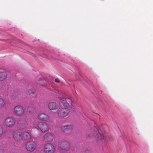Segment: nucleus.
Masks as SVG:
<instances>
[{
    "instance_id": "11",
    "label": "nucleus",
    "mask_w": 153,
    "mask_h": 153,
    "mask_svg": "<svg viewBox=\"0 0 153 153\" xmlns=\"http://www.w3.org/2000/svg\"><path fill=\"white\" fill-rule=\"evenodd\" d=\"M39 128L43 132L47 131L48 129V125L45 122L39 123Z\"/></svg>"
},
{
    "instance_id": "4",
    "label": "nucleus",
    "mask_w": 153,
    "mask_h": 153,
    "mask_svg": "<svg viewBox=\"0 0 153 153\" xmlns=\"http://www.w3.org/2000/svg\"><path fill=\"white\" fill-rule=\"evenodd\" d=\"M36 147L35 143L33 141H29L25 143V148L26 150L29 152L34 151Z\"/></svg>"
},
{
    "instance_id": "16",
    "label": "nucleus",
    "mask_w": 153,
    "mask_h": 153,
    "mask_svg": "<svg viewBox=\"0 0 153 153\" xmlns=\"http://www.w3.org/2000/svg\"><path fill=\"white\" fill-rule=\"evenodd\" d=\"M22 138L24 139L27 140L30 138V134L27 132H24L22 133Z\"/></svg>"
},
{
    "instance_id": "17",
    "label": "nucleus",
    "mask_w": 153,
    "mask_h": 153,
    "mask_svg": "<svg viewBox=\"0 0 153 153\" xmlns=\"http://www.w3.org/2000/svg\"><path fill=\"white\" fill-rule=\"evenodd\" d=\"M47 81L42 76H41L39 79V84H40L42 86H45V84H46Z\"/></svg>"
},
{
    "instance_id": "19",
    "label": "nucleus",
    "mask_w": 153,
    "mask_h": 153,
    "mask_svg": "<svg viewBox=\"0 0 153 153\" xmlns=\"http://www.w3.org/2000/svg\"><path fill=\"white\" fill-rule=\"evenodd\" d=\"M4 100L0 98V108L2 107L4 105Z\"/></svg>"
},
{
    "instance_id": "5",
    "label": "nucleus",
    "mask_w": 153,
    "mask_h": 153,
    "mask_svg": "<svg viewBox=\"0 0 153 153\" xmlns=\"http://www.w3.org/2000/svg\"><path fill=\"white\" fill-rule=\"evenodd\" d=\"M16 120L15 118L13 117H7L5 120L4 123L5 125L8 127H13L15 124Z\"/></svg>"
},
{
    "instance_id": "1",
    "label": "nucleus",
    "mask_w": 153,
    "mask_h": 153,
    "mask_svg": "<svg viewBox=\"0 0 153 153\" xmlns=\"http://www.w3.org/2000/svg\"><path fill=\"white\" fill-rule=\"evenodd\" d=\"M105 131L101 127H99L97 125H95L93 128L92 134L90 137H94L96 140L102 141L104 139V134Z\"/></svg>"
},
{
    "instance_id": "21",
    "label": "nucleus",
    "mask_w": 153,
    "mask_h": 153,
    "mask_svg": "<svg viewBox=\"0 0 153 153\" xmlns=\"http://www.w3.org/2000/svg\"><path fill=\"white\" fill-rule=\"evenodd\" d=\"M55 81L56 82H59L60 81L58 79H55Z\"/></svg>"
},
{
    "instance_id": "8",
    "label": "nucleus",
    "mask_w": 153,
    "mask_h": 153,
    "mask_svg": "<svg viewBox=\"0 0 153 153\" xmlns=\"http://www.w3.org/2000/svg\"><path fill=\"white\" fill-rule=\"evenodd\" d=\"M59 147L62 150L68 151L70 148L69 143L66 141H62L59 144Z\"/></svg>"
},
{
    "instance_id": "12",
    "label": "nucleus",
    "mask_w": 153,
    "mask_h": 153,
    "mask_svg": "<svg viewBox=\"0 0 153 153\" xmlns=\"http://www.w3.org/2000/svg\"><path fill=\"white\" fill-rule=\"evenodd\" d=\"M61 130L65 132L66 130H72L73 128V126L71 124L65 125L62 126L61 127Z\"/></svg>"
},
{
    "instance_id": "22",
    "label": "nucleus",
    "mask_w": 153,
    "mask_h": 153,
    "mask_svg": "<svg viewBox=\"0 0 153 153\" xmlns=\"http://www.w3.org/2000/svg\"><path fill=\"white\" fill-rule=\"evenodd\" d=\"M2 146H0V150H2Z\"/></svg>"
},
{
    "instance_id": "18",
    "label": "nucleus",
    "mask_w": 153,
    "mask_h": 153,
    "mask_svg": "<svg viewBox=\"0 0 153 153\" xmlns=\"http://www.w3.org/2000/svg\"><path fill=\"white\" fill-rule=\"evenodd\" d=\"M35 110V108L33 106H30L27 109V111L30 114H31Z\"/></svg>"
},
{
    "instance_id": "3",
    "label": "nucleus",
    "mask_w": 153,
    "mask_h": 153,
    "mask_svg": "<svg viewBox=\"0 0 153 153\" xmlns=\"http://www.w3.org/2000/svg\"><path fill=\"white\" fill-rule=\"evenodd\" d=\"M43 150L45 153H54L55 152V148L53 144L51 143H47L45 145Z\"/></svg>"
},
{
    "instance_id": "15",
    "label": "nucleus",
    "mask_w": 153,
    "mask_h": 153,
    "mask_svg": "<svg viewBox=\"0 0 153 153\" xmlns=\"http://www.w3.org/2000/svg\"><path fill=\"white\" fill-rule=\"evenodd\" d=\"M7 74L5 71H0V81H2L7 77Z\"/></svg>"
},
{
    "instance_id": "7",
    "label": "nucleus",
    "mask_w": 153,
    "mask_h": 153,
    "mask_svg": "<svg viewBox=\"0 0 153 153\" xmlns=\"http://www.w3.org/2000/svg\"><path fill=\"white\" fill-rule=\"evenodd\" d=\"M14 113L16 115L18 116L22 115L24 113V110L21 105H17L14 108Z\"/></svg>"
},
{
    "instance_id": "14",
    "label": "nucleus",
    "mask_w": 153,
    "mask_h": 153,
    "mask_svg": "<svg viewBox=\"0 0 153 153\" xmlns=\"http://www.w3.org/2000/svg\"><path fill=\"white\" fill-rule=\"evenodd\" d=\"M39 119L40 120L46 121L49 119V117L45 113L39 114Z\"/></svg>"
},
{
    "instance_id": "6",
    "label": "nucleus",
    "mask_w": 153,
    "mask_h": 153,
    "mask_svg": "<svg viewBox=\"0 0 153 153\" xmlns=\"http://www.w3.org/2000/svg\"><path fill=\"white\" fill-rule=\"evenodd\" d=\"M69 112L70 111L68 108H62L59 111L58 115L59 117L64 118L68 115Z\"/></svg>"
},
{
    "instance_id": "2",
    "label": "nucleus",
    "mask_w": 153,
    "mask_h": 153,
    "mask_svg": "<svg viewBox=\"0 0 153 153\" xmlns=\"http://www.w3.org/2000/svg\"><path fill=\"white\" fill-rule=\"evenodd\" d=\"M60 100L64 107L68 108L72 105V100L70 97L68 96L62 97L60 98Z\"/></svg>"
},
{
    "instance_id": "13",
    "label": "nucleus",
    "mask_w": 153,
    "mask_h": 153,
    "mask_svg": "<svg viewBox=\"0 0 153 153\" xmlns=\"http://www.w3.org/2000/svg\"><path fill=\"white\" fill-rule=\"evenodd\" d=\"M53 135L51 133L46 134L44 136V140L46 141H51L53 138Z\"/></svg>"
},
{
    "instance_id": "10",
    "label": "nucleus",
    "mask_w": 153,
    "mask_h": 153,
    "mask_svg": "<svg viewBox=\"0 0 153 153\" xmlns=\"http://www.w3.org/2000/svg\"><path fill=\"white\" fill-rule=\"evenodd\" d=\"M13 135V138L16 141H19L22 139V133L18 131H15Z\"/></svg>"
},
{
    "instance_id": "9",
    "label": "nucleus",
    "mask_w": 153,
    "mask_h": 153,
    "mask_svg": "<svg viewBox=\"0 0 153 153\" xmlns=\"http://www.w3.org/2000/svg\"><path fill=\"white\" fill-rule=\"evenodd\" d=\"M48 108L51 110H56L59 107V104L53 102H50L48 104Z\"/></svg>"
},
{
    "instance_id": "20",
    "label": "nucleus",
    "mask_w": 153,
    "mask_h": 153,
    "mask_svg": "<svg viewBox=\"0 0 153 153\" xmlns=\"http://www.w3.org/2000/svg\"><path fill=\"white\" fill-rule=\"evenodd\" d=\"M3 133V129L2 127L0 126V137Z\"/></svg>"
}]
</instances>
